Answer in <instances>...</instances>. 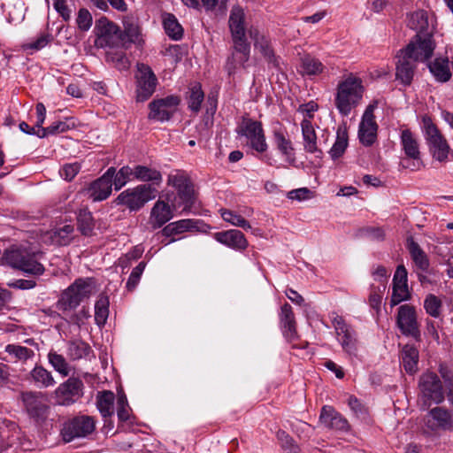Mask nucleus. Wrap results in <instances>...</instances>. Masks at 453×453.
<instances>
[{"mask_svg": "<svg viewBox=\"0 0 453 453\" xmlns=\"http://www.w3.org/2000/svg\"><path fill=\"white\" fill-rule=\"evenodd\" d=\"M335 90L334 105L342 115L348 116L361 104L365 87L361 78L350 73L339 81Z\"/></svg>", "mask_w": 453, "mask_h": 453, "instance_id": "f257e3e1", "label": "nucleus"}, {"mask_svg": "<svg viewBox=\"0 0 453 453\" xmlns=\"http://www.w3.org/2000/svg\"><path fill=\"white\" fill-rule=\"evenodd\" d=\"M93 291L91 279H78L69 286L62 294L57 303V308L67 316L86 298H88Z\"/></svg>", "mask_w": 453, "mask_h": 453, "instance_id": "f03ea898", "label": "nucleus"}, {"mask_svg": "<svg viewBox=\"0 0 453 453\" xmlns=\"http://www.w3.org/2000/svg\"><path fill=\"white\" fill-rule=\"evenodd\" d=\"M157 189L151 185L142 184L121 192L115 202L127 206L131 211L141 209L146 203L156 197Z\"/></svg>", "mask_w": 453, "mask_h": 453, "instance_id": "7ed1b4c3", "label": "nucleus"}, {"mask_svg": "<svg viewBox=\"0 0 453 453\" xmlns=\"http://www.w3.org/2000/svg\"><path fill=\"white\" fill-rule=\"evenodd\" d=\"M5 263L25 273L42 275L45 269L38 261L37 255L24 250H15L6 251L4 255Z\"/></svg>", "mask_w": 453, "mask_h": 453, "instance_id": "20e7f679", "label": "nucleus"}, {"mask_svg": "<svg viewBox=\"0 0 453 453\" xmlns=\"http://www.w3.org/2000/svg\"><path fill=\"white\" fill-rule=\"evenodd\" d=\"M167 185L173 187L183 210H189L195 202V191L188 173L183 170H173L167 176Z\"/></svg>", "mask_w": 453, "mask_h": 453, "instance_id": "39448f33", "label": "nucleus"}, {"mask_svg": "<svg viewBox=\"0 0 453 453\" xmlns=\"http://www.w3.org/2000/svg\"><path fill=\"white\" fill-rule=\"evenodd\" d=\"M396 325L403 335L412 337L417 342L421 340L419 324L414 306L403 304L398 308Z\"/></svg>", "mask_w": 453, "mask_h": 453, "instance_id": "423d86ee", "label": "nucleus"}, {"mask_svg": "<svg viewBox=\"0 0 453 453\" xmlns=\"http://www.w3.org/2000/svg\"><path fill=\"white\" fill-rule=\"evenodd\" d=\"M412 48V44H408L396 55L395 78L404 86L411 85L416 72V63L418 62L411 57Z\"/></svg>", "mask_w": 453, "mask_h": 453, "instance_id": "0eeeda50", "label": "nucleus"}, {"mask_svg": "<svg viewBox=\"0 0 453 453\" xmlns=\"http://www.w3.org/2000/svg\"><path fill=\"white\" fill-rule=\"evenodd\" d=\"M22 401L28 415L37 422L44 421L49 415L50 405L46 395L41 392H26Z\"/></svg>", "mask_w": 453, "mask_h": 453, "instance_id": "6e6552de", "label": "nucleus"}, {"mask_svg": "<svg viewBox=\"0 0 453 453\" xmlns=\"http://www.w3.org/2000/svg\"><path fill=\"white\" fill-rule=\"evenodd\" d=\"M54 395L58 404L71 405L82 396L83 382L78 378L71 377L57 388Z\"/></svg>", "mask_w": 453, "mask_h": 453, "instance_id": "1a4fd4ad", "label": "nucleus"}, {"mask_svg": "<svg viewBox=\"0 0 453 453\" xmlns=\"http://www.w3.org/2000/svg\"><path fill=\"white\" fill-rule=\"evenodd\" d=\"M180 102V98L176 96L153 100L149 104V119L160 122L169 120L176 112Z\"/></svg>", "mask_w": 453, "mask_h": 453, "instance_id": "9d476101", "label": "nucleus"}, {"mask_svg": "<svg viewBox=\"0 0 453 453\" xmlns=\"http://www.w3.org/2000/svg\"><path fill=\"white\" fill-rule=\"evenodd\" d=\"M377 107V102L370 104L363 115L358 128V138L365 146H371L377 139L378 126L375 121L373 111Z\"/></svg>", "mask_w": 453, "mask_h": 453, "instance_id": "9b49d317", "label": "nucleus"}, {"mask_svg": "<svg viewBox=\"0 0 453 453\" xmlns=\"http://www.w3.org/2000/svg\"><path fill=\"white\" fill-rule=\"evenodd\" d=\"M426 135L434 158L440 162L446 161L449 156V146L435 125L429 123L426 126Z\"/></svg>", "mask_w": 453, "mask_h": 453, "instance_id": "f8f14e48", "label": "nucleus"}, {"mask_svg": "<svg viewBox=\"0 0 453 453\" xmlns=\"http://www.w3.org/2000/svg\"><path fill=\"white\" fill-rule=\"evenodd\" d=\"M137 100H147L155 91L157 77L151 68L144 64H137Z\"/></svg>", "mask_w": 453, "mask_h": 453, "instance_id": "ddd939ff", "label": "nucleus"}, {"mask_svg": "<svg viewBox=\"0 0 453 453\" xmlns=\"http://www.w3.org/2000/svg\"><path fill=\"white\" fill-rule=\"evenodd\" d=\"M332 322L344 351L350 356H356L357 351L356 332L339 315H335Z\"/></svg>", "mask_w": 453, "mask_h": 453, "instance_id": "4468645a", "label": "nucleus"}, {"mask_svg": "<svg viewBox=\"0 0 453 453\" xmlns=\"http://www.w3.org/2000/svg\"><path fill=\"white\" fill-rule=\"evenodd\" d=\"M419 387L425 401L440 403L444 400L441 381L435 373L423 374L419 380Z\"/></svg>", "mask_w": 453, "mask_h": 453, "instance_id": "2eb2a0df", "label": "nucleus"}, {"mask_svg": "<svg viewBox=\"0 0 453 453\" xmlns=\"http://www.w3.org/2000/svg\"><path fill=\"white\" fill-rule=\"evenodd\" d=\"M242 134L248 138L251 148L257 152L262 153L267 150V143L261 122L244 119L242 124Z\"/></svg>", "mask_w": 453, "mask_h": 453, "instance_id": "dca6fc26", "label": "nucleus"}, {"mask_svg": "<svg viewBox=\"0 0 453 453\" xmlns=\"http://www.w3.org/2000/svg\"><path fill=\"white\" fill-rule=\"evenodd\" d=\"M95 430V420L89 416H81L73 418L63 429L65 441H71L76 437H84Z\"/></svg>", "mask_w": 453, "mask_h": 453, "instance_id": "f3484780", "label": "nucleus"}, {"mask_svg": "<svg viewBox=\"0 0 453 453\" xmlns=\"http://www.w3.org/2000/svg\"><path fill=\"white\" fill-rule=\"evenodd\" d=\"M250 45L249 42H233L231 55L227 58L225 68L229 75L236 69L244 67L250 59Z\"/></svg>", "mask_w": 453, "mask_h": 453, "instance_id": "a211bd4d", "label": "nucleus"}, {"mask_svg": "<svg viewBox=\"0 0 453 453\" xmlns=\"http://www.w3.org/2000/svg\"><path fill=\"white\" fill-rule=\"evenodd\" d=\"M426 425L434 432L450 430L453 428V416L449 411L441 407H435L430 410L426 415Z\"/></svg>", "mask_w": 453, "mask_h": 453, "instance_id": "6ab92c4d", "label": "nucleus"}, {"mask_svg": "<svg viewBox=\"0 0 453 453\" xmlns=\"http://www.w3.org/2000/svg\"><path fill=\"white\" fill-rule=\"evenodd\" d=\"M114 174L115 168L110 167L102 177L91 183L88 192L93 201L105 200L111 194Z\"/></svg>", "mask_w": 453, "mask_h": 453, "instance_id": "aec40b11", "label": "nucleus"}, {"mask_svg": "<svg viewBox=\"0 0 453 453\" xmlns=\"http://www.w3.org/2000/svg\"><path fill=\"white\" fill-rule=\"evenodd\" d=\"M228 24L233 42H248L245 27V13L242 8L238 5L232 8Z\"/></svg>", "mask_w": 453, "mask_h": 453, "instance_id": "412c9836", "label": "nucleus"}, {"mask_svg": "<svg viewBox=\"0 0 453 453\" xmlns=\"http://www.w3.org/2000/svg\"><path fill=\"white\" fill-rule=\"evenodd\" d=\"M249 34L253 40L255 49L259 50L269 64H272L274 67H278L279 60L272 48L270 39L257 28L251 27Z\"/></svg>", "mask_w": 453, "mask_h": 453, "instance_id": "4be33fe9", "label": "nucleus"}, {"mask_svg": "<svg viewBox=\"0 0 453 453\" xmlns=\"http://www.w3.org/2000/svg\"><path fill=\"white\" fill-rule=\"evenodd\" d=\"M408 44L413 45L411 57L418 62H424L429 59L435 48L432 36L429 35L422 36L421 35L417 34L413 40H411Z\"/></svg>", "mask_w": 453, "mask_h": 453, "instance_id": "5701e85b", "label": "nucleus"}, {"mask_svg": "<svg viewBox=\"0 0 453 453\" xmlns=\"http://www.w3.org/2000/svg\"><path fill=\"white\" fill-rule=\"evenodd\" d=\"M118 26L110 21L107 18L102 17L96 22L95 29L97 30L100 44L117 48Z\"/></svg>", "mask_w": 453, "mask_h": 453, "instance_id": "b1692460", "label": "nucleus"}, {"mask_svg": "<svg viewBox=\"0 0 453 453\" xmlns=\"http://www.w3.org/2000/svg\"><path fill=\"white\" fill-rule=\"evenodd\" d=\"M213 238L219 243L235 250H244L248 247V241L240 230L230 229L217 232L213 234Z\"/></svg>", "mask_w": 453, "mask_h": 453, "instance_id": "393cba45", "label": "nucleus"}, {"mask_svg": "<svg viewBox=\"0 0 453 453\" xmlns=\"http://www.w3.org/2000/svg\"><path fill=\"white\" fill-rule=\"evenodd\" d=\"M124 30L118 28L117 48L127 49L130 45L136 42L140 35V29L132 17H126L123 19Z\"/></svg>", "mask_w": 453, "mask_h": 453, "instance_id": "a878e982", "label": "nucleus"}, {"mask_svg": "<svg viewBox=\"0 0 453 453\" xmlns=\"http://www.w3.org/2000/svg\"><path fill=\"white\" fill-rule=\"evenodd\" d=\"M319 421L327 428L345 431L349 428V423L331 406H324L321 410Z\"/></svg>", "mask_w": 453, "mask_h": 453, "instance_id": "bb28decb", "label": "nucleus"}, {"mask_svg": "<svg viewBox=\"0 0 453 453\" xmlns=\"http://www.w3.org/2000/svg\"><path fill=\"white\" fill-rule=\"evenodd\" d=\"M280 323L284 336L288 340L294 339L296 334V320L292 307L288 303L281 307Z\"/></svg>", "mask_w": 453, "mask_h": 453, "instance_id": "cd10ccee", "label": "nucleus"}, {"mask_svg": "<svg viewBox=\"0 0 453 453\" xmlns=\"http://www.w3.org/2000/svg\"><path fill=\"white\" fill-rule=\"evenodd\" d=\"M172 211L168 203L164 201H157L150 213V223L152 228L157 229L172 219Z\"/></svg>", "mask_w": 453, "mask_h": 453, "instance_id": "c85d7f7f", "label": "nucleus"}, {"mask_svg": "<svg viewBox=\"0 0 453 453\" xmlns=\"http://www.w3.org/2000/svg\"><path fill=\"white\" fill-rule=\"evenodd\" d=\"M301 129L304 150L309 153H316L319 151L317 144L316 131L311 121L308 119H303L301 122Z\"/></svg>", "mask_w": 453, "mask_h": 453, "instance_id": "c756f323", "label": "nucleus"}, {"mask_svg": "<svg viewBox=\"0 0 453 453\" xmlns=\"http://www.w3.org/2000/svg\"><path fill=\"white\" fill-rule=\"evenodd\" d=\"M418 350L415 346L406 344L403 347L401 362L406 372L413 374L418 371Z\"/></svg>", "mask_w": 453, "mask_h": 453, "instance_id": "7c9ffc66", "label": "nucleus"}, {"mask_svg": "<svg viewBox=\"0 0 453 453\" xmlns=\"http://www.w3.org/2000/svg\"><path fill=\"white\" fill-rule=\"evenodd\" d=\"M407 249L412 260L418 269L423 272L427 271L429 267V259L424 250L412 237L407 239Z\"/></svg>", "mask_w": 453, "mask_h": 453, "instance_id": "2f4dec72", "label": "nucleus"}, {"mask_svg": "<svg viewBox=\"0 0 453 453\" xmlns=\"http://www.w3.org/2000/svg\"><path fill=\"white\" fill-rule=\"evenodd\" d=\"M401 144L404 154L409 158H418L420 156L419 146L414 134L405 129L401 134Z\"/></svg>", "mask_w": 453, "mask_h": 453, "instance_id": "473e14b6", "label": "nucleus"}, {"mask_svg": "<svg viewBox=\"0 0 453 453\" xmlns=\"http://www.w3.org/2000/svg\"><path fill=\"white\" fill-rule=\"evenodd\" d=\"M30 378L39 388H47L56 384L51 372L42 366H35L30 372Z\"/></svg>", "mask_w": 453, "mask_h": 453, "instance_id": "72a5a7b5", "label": "nucleus"}, {"mask_svg": "<svg viewBox=\"0 0 453 453\" xmlns=\"http://www.w3.org/2000/svg\"><path fill=\"white\" fill-rule=\"evenodd\" d=\"M428 67L437 81L446 82L451 78L447 58H436L428 65Z\"/></svg>", "mask_w": 453, "mask_h": 453, "instance_id": "f704fd0d", "label": "nucleus"}, {"mask_svg": "<svg viewBox=\"0 0 453 453\" xmlns=\"http://www.w3.org/2000/svg\"><path fill=\"white\" fill-rule=\"evenodd\" d=\"M134 179L141 181H152L158 185L162 181V174L159 171L145 165H135L134 167Z\"/></svg>", "mask_w": 453, "mask_h": 453, "instance_id": "c9c22d12", "label": "nucleus"}, {"mask_svg": "<svg viewBox=\"0 0 453 453\" xmlns=\"http://www.w3.org/2000/svg\"><path fill=\"white\" fill-rule=\"evenodd\" d=\"M273 141L276 148L284 157H286V161L293 163L295 157L293 153L294 148L291 141L288 139L281 131H274Z\"/></svg>", "mask_w": 453, "mask_h": 453, "instance_id": "e433bc0d", "label": "nucleus"}, {"mask_svg": "<svg viewBox=\"0 0 453 453\" xmlns=\"http://www.w3.org/2000/svg\"><path fill=\"white\" fill-rule=\"evenodd\" d=\"M163 25L165 34L173 40H180L183 36V28L173 14L166 13L163 16Z\"/></svg>", "mask_w": 453, "mask_h": 453, "instance_id": "4c0bfd02", "label": "nucleus"}, {"mask_svg": "<svg viewBox=\"0 0 453 453\" xmlns=\"http://www.w3.org/2000/svg\"><path fill=\"white\" fill-rule=\"evenodd\" d=\"M115 395L111 391H104L97 395L96 406L103 418H110L113 414Z\"/></svg>", "mask_w": 453, "mask_h": 453, "instance_id": "58836bf2", "label": "nucleus"}, {"mask_svg": "<svg viewBox=\"0 0 453 453\" xmlns=\"http://www.w3.org/2000/svg\"><path fill=\"white\" fill-rule=\"evenodd\" d=\"M73 232V226L72 225H64L55 228L50 233L51 242L59 246L67 245L72 239Z\"/></svg>", "mask_w": 453, "mask_h": 453, "instance_id": "ea45409f", "label": "nucleus"}, {"mask_svg": "<svg viewBox=\"0 0 453 453\" xmlns=\"http://www.w3.org/2000/svg\"><path fill=\"white\" fill-rule=\"evenodd\" d=\"M300 68L303 75H318L323 72L324 65L319 59L305 56L301 60Z\"/></svg>", "mask_w": 453, "mask_h": 453, "instance_id": "a19ab883", "label": "nucleus"}, {"mask_svg": "<svg viewBox=\"0 0 453 453\" xmlns=\"http://www.w3.org/2000/svg\"><path fill=\"white\" fill-rule=\"evenodd\" d=\"M4 351L15 361L26 362L35 356L34 350L18 344H8Z\"/></svg>", "mask_w": 453, "mask_h": 453, "instance_id": "79ce46f5", "label": "nucleus"}, {"mask_svg": "<svg viewBox=\"0 0 453 453\" xmlns=\"http://www.w3.org/2000/svg\"><path fill=\"white\" fill-rule=\"evenodd\" d=\"M191 219H180L166 225L161 231L164 236L170 237L175 234H182L193 227Z\"/></svg>", "mask_w": 453, "mask_h": 453, "instance_id": "37998d69", "label": "nucleus"}, {"mask_svg": "<svg viewBox=\"0 0 453 453\" xmlns=\"http://www.w3.org/2000/svg\"><path fill=\"white\" fill-rule=\"evenodd\" d=\"M73 127L74 123H70L69 120L56 121L52 123L50 126L45 127L44 129H39V132L36 133V135L40 138H44L48 135H55L65 133Z\"/></svg>", "mask_w": 453, "mask_h": 453, "instance_id": "c03bdc74", "label": "nucleus"}, {"mask_svg": "<svg viewBox=\"0 0 453 453\" xmlns=\"http://www.w3.org/2000/svg\"><path fill=\"white\" fill-rule=\"evenodd\" d=\"M408 26L420 35L428 27L427 13L425 11H417L411 13L409 17Z\"/></svg>", "mask_w": 453, "mask_h": 453, "instance_id": "a18cd8bd", "label": "nucleus"}, {"mask_svg": "<svg viewBox=\"0 0 453 453\" xmlns=\"http://www.w3.org/2000/svg\"><path fill=\"white\" fill-rule=\"evenodd\" d=\"M109 316V299L101 296L95 304V320L99 326H103Z\"/></svg>", "mask_w": 453, "mask_h": 453, "instance_id": "49530a36", "label": "nucleus"}, {"mask_svg": "<svg viewBox=\"0 0 453 453\" xmlns=\"http://www.w3.org/2000/svg\"><path fill=\"white\" fill-rule=\"evenodd\" d=\"M90 351V346L81 340L73 341L68 345V355L73 360L88 357Z\"/></svg>", "mask_w": 453, "mask_h": 453, "instance_id": "de8ad7c7", "label": "nucleus"}, {"mask_svg": "<svg viewBox=\"0 0 453 453\" xmlns=\"http://www.w3.org/2000/svg\"><path fill=\"white\" fill-rule=\"evenodd\" d=\"M188 7L197 9L201 4L206 11H213L216 7L226 10L228 0H181Z\"/></svg>", "mask_w": 453, "mask_h": 453, "instance_id": "09e8293b", "label": "nucleus"}, {"mask_svg": "<svg viewBox=\"0 0 453 453\" xmlns=\"http://www.w3.org/2000/svg\"><path fill=\"white\" fill-rule=\"evenodd\" d=\"M48 359L52 367L62 376L66 377L69 375L70 365L62 355L50 351L48 354Z\"/></svg>", "mask_w": 453, "mask_h": 453, "instance_id": "8fccbe9b", "label": "nucleus"}, {"mask_svg": "<svg viewBox=\"0 0 453 453\" xmlns=\"http://www.w3.org/2000/svg\"><path fill=\"white\" fill-rule=\"evenodd\" d=\"M411 298L407 283L393 282V291L390 300L391 306L399 304Z\"/></svg>", "mask_w": 453, "mask_h": 453, "instance_id": "3c124183", "label": "nucleus"}, {"mask_svg": "<svg viewBox=\"0 0 453 453\" xmlns=\"http://www.w3.org/2000/svg\"><path fill=\"white\" fill-rule=\"evenodd\" d=\"M78 228L83 235L90 236L94 230L92 214L87 210L80 211L78 214Z\"/></svg>", "mask_w": 453, "mask_h": 453, "instance_id": "603ef678", "label": "nucleus"}, {"mask_svg": "<svg viewBox=\"0 0 453 453\" xmlns=\"http://www.w3.org/2000/svg\"><path fill=\"white\" fill-rule=\"evenodd\" d=\"M132 179H134V168L126 165L121 167L118 172L115 171L112 184L116 190H119Z\"/></svg>", "mask_w": 453, "mask_h": 453, "instance_id": "864d4df0", "label": "nucleus"}, {"mask_svg": "<svg viewBox=\"0 0 453 453\" xmlns=\"http://www.w3.org/2000/svg\"><path fill=\"white\" fill-rule=\"evenodd\" d=\"M348 146V134L345 130L338 129L336 141L334 143L329 153L331 157L335 159L340 157L345 151Z\"/></svg>", "mask_w": 453, "mask_h": 453, "instance_id": "5fc2aeb1", "label": "nucleus"}, {"mask_svg": "<svg viewBox=\"0 0 453 453\" xmlns=\"http://www.w3.org/2000/svg\"><path fill=\"white\" fill-rule=\"evenodd\" d=\"M220 211L221 217L225 221L245 230L251 228L250 224L242 216L230 210H221Z\"/></svg>", "mask_w": 453, "mask_h": 453, "instance_id": "6e6d98bb", "label": "nucleus"}, {"mask_svg": "<svg viewBox=\"0 0 453 453\" xmlns=\"http://www.w3.org/2000/svg\"><path fill=\"white\" fill-rule=\"evenodd\" d=\"M441 301L434 295L429 294L424 301V308L427 314L434 318L441 315Z\"/></svg>", "mask_w": 453, "mask_h": 453, "instance_id": "4d7b16f0", "label": "nucleus"}, {"mask_svg": "<svg viewBox=\"0 0 453 453\" xmlns=\"http://www.w3.org/2000/svg\"><path fill=\"white\" fill-rule=\"evenodd\" d=\"M204 95L201 88V86L198 84L194 85L190 88L189 96H188V107L193 111H199L201 108V104L203 100Z\"/></svg>", "mask_w": 453, "mask_h": 453, "instance_id": "13d9d810", "label": "nucleus"}, {"mask_svg": "<svg viewBox=\"0 0 453 453\" xmlns=\"http://www.w3.org/2000/svg\"><path fill=\"white\" fill-rule=\"evenodd\" d=\"M276 436L281 447L288 453H299L298 446L295 444L294 440L285 431L279 430Z\"/></svg>", "mask_w": 453, "mask_h": 453, "instance_id": "bf43d9fd", "label": "nucleus"}, {"mask_svg": "<svg viewBox=\"0 0 453 453\" xmlns=\"http://www.w3.org/2000/svg\"><path fill=\"white\" fill-rule=\"evenodd\" d=\"M145 266L146 263L142 261L133 269L126 286L129 291H133L138 285Z\"/></svg>", "mask_w": 453, "mask_h": 453, "instance_id": "052dcab7", "label": "nucleus"}, {"mask_svg": "<svg viewBox=\"0 0 453 453\" xmlns=\"http://www.w3.org/2000/svg\"><path fill=\"white\" fill-rule=\"evenodd\" d=\"M90 318L88 309L82 307L79 311L69 316L67 321L81 327Z\"/></svg>", "mask_w": 453, "mask_h": 453, "instance_id": "680f3d73", "label": "nucleus"}, {"mask_svg": "<svg viewBox=\"0 0 453 453\" xmlns=\"http://www.w3.org/2000/svg\"><path fill=\"white\" fill-rule=\"evenodd\" d=\"M76 21L80 29L88 31L92 25V16L87 9H81Z\"/></svg>", "mask_w": 453, "mask_h": 453, "instance_id": "e2e57ef3", "label": "nucleus"}, {"mask_svg": "<svg viewBox=\"0 0 453 453\" xmlns=\"http://www.w3.org/2000/svg\"><path fill=\"white\" fill-rule=\"evenodd\" d=\"M81 166L78 163L66 164L60 170L59 173L66 180H72L79 173Z\"/></svg>", "mask_w": 453, "mask_h": 453, "instance_id": "0e129e2a", "label": "nucleus"}, {"mask_svg": "<svg viewBox=\"0 0 453 453\" xmlns=\"http://www.w3.org/2000/svg\"><path fill=\"white\" fill-rule=\"evenodd\" d=\"M117 415L120 421H127L129 418V408L126 396H119L118 399Z\"/></svg>", "mask_w": 453, "mask_h": 453, "instance_id": "69168bd1", "label": "nucleus"}, {"mask_svg": "<svg viewBox=\"0 0 453 453\" xmlns=\"http://www.w3.org/2000/svg\"><path fill=\"white\" fill-rule=\"evenodd\" d=\"M50 40L51 36L50 35H42L39 36L35 41L25 44L24 49L39 50L43 49L50 42Z\"/></svg>", "mask_w": 453, "mask_h": 453, "instance_id": "338daca9", "label": "nucleus"}, {"mask_svg": "<svg viewBox=\"0 0 453 453\" xmlns=\"http://www.w3.org/2000/svg\"><path fill=\"white\" fill-rule=\"evenodd\" d=\"M386 285H383V288H373L369 296V303L373 309L379 310L380 307L382 296L381 294L385 290Z\"/></svg>", "mask_w": 453, "mask_h": 453, "instance_id": "774afa93", "label": "nucleus"}]
</instances>
